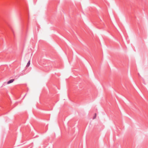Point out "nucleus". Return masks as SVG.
Segmentation results:
<instances>
[{
  "instance_id": "f257e3e1",
  "label": "nucleus",
  "mask_w": 148,
  "mask_h": 148,
  "mask_svg": "<svg viewBox=\"0 0 148 148\" xmlns=\"http://www.w3.org/2000/svg\"><path fill=\"white\" fill-rule=\"evenodd\" d=\"M14 81V79H11L8 82L7 84H10L13 82ZM4 84H6V83H5Z\"/></svg>"
},
{
  "instance_id": "7ed1b4c3",
  "label": "nucleus",
  "mask_w": 148,
  "mask_h": 148,
  "mask_svg": "<svg viewBox=\"0 0 148 148\" xmlns=\"http://www.w3.org/2000/svg\"><path fill=\"white\" fill-rule=\"evenodd\" d=\"M96 113H95V115L93 117V119H95L96 118Z\"/></svg>"
},
{
  "instance_id": "f03ea898",
  "label": "nucleus",
  "mask_w": 148,
  "mask_h": 148,
  "mask_svg": "<svg viewBox=\"0 0 148 148\" xmlns=\"http://www.w3.org/2000/svg\"><path fill=\"white\" fill-rule=\"evenodd\" d=\"M30 61L29 60L28 62V63H27V64L26 65V67H28L30 65Z\"/></svg>"
}]
</instances>
